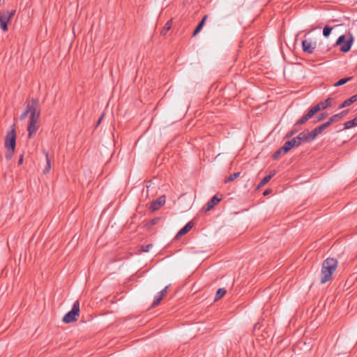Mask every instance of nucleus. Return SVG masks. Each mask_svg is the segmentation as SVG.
I'll use <instances>...</instances> for the list:
<instances>
[{"instance_id": "f257e3e1", "label": "nucleus", "mask_w": 357, "mask_h": 357, "mask_svg": "<svg viewBox=\"0 0 357 357\" xmlns=\"http://www.w3.org/2000/svg\"><path fill=\"white\" fill-rule=\"evenodd\" d=\"M337 265L338 261L334 258L328 257L323 261L320 280L321 284H325L331 280L332 275L337 269Z\"/></svg>"}, {"instance_id": "f03ea898", "label": "nucleus", "mask_w": 357, "mask_h": 357, "mask_svg": "<svg viewBox=\"0 0 357 357\" xmlns=\"http://www.w3.org/2000/svg\"><path fill=\"white\" fill-rule=\"evenodd\" d=\"M327 107L324 101L318 102L312 107L308 112L296 122V125H303L305 123L310 119L314 116L320 110L326 109Z\"/></svg>"}, {"instance_id": "7ed1b4c3", "label": "nucleus", "mask_w": 357, "mask_h": 357, "mask_svg": "<svg viewBox=\"0 0 357 357\" xmlns=\"http://www.w3.org/2000/svg\"><path fill=\"white\" fill-rule=\"evenodd\" d=\"M347 36L345 35H342L339 36L335 42V45L340 46V51L342 52H348L353 45L354 38L352 33H349L348 38L346 40Z\"/></svg>"}, {"instance_id": "20e7f679", "label": "nucleus", "mask_w": 357, "mask_h": 357, "mask_svg": "<svg viewBox=\"0 0 357 357\" xmlns=\"http://www.w3.org/2000/svg\"><path fill=\"white\" fill-rule=\"evenodd\" d=\"M79 302L76 301L73 305V308L70 311L67 312L62 319L63 322L66 324L72 323L76 321L79 315Z\"/></svg>"}, {"instance_id": "39448f33", "label": "nucleus", "mask_w": 357, "mask_h": 357, "mask_svg": "<svg viewBox=\"0 0 357 357\" xmlns=\"http://www.w3.org/2000/svg\"><path fill=\"white\" fill-rule=\"evenodd\" d=\"M26 109L29 111V114H30L29 119H39L40 107L37 98H33L30 102H28Z\"/></svg>"}, {"instance_id": "423d86ee", "label": "nucleus", "mask_w": 357, "mask_h": 357, "mask_svg": "<svg viewBox=\"0 0 357 357\" xmlns=\"http://www.w3.org/2000/svg\"><path fill=\"white\" fill-rule=\"evenodd\" d=\"M16 13L15 10L0 12V28L3 31H8V24Z\"/></svg>"}, {"instance_id": "0eeeda50", "label": "nucleus", "mask_w": 357, "mask_h": 357, "mask_svg": "<svg viewBox=\"0 0 357 357\" xmlns=\"http://www.w3.org/2000/svg\"><path fill=\"white\" fill-rule=\"evenodd\" d=\"M305 132H301L297 137L293 138L291 140L286 142L283 145V150L284 151H289L294 147L299 146L302 142H305V136L302 135H304Z\"/></svg>"}, {"instance_id": "6e6552de", "label": "nucleus", "mask_w": 357, "mask_h": 357, "mask_svg": "<svg viewBox=\"0 0 357 357\" xmlns=\"http://www.w3.org/2000/svg\"><path fill=\"white\" fill-rule=\"evenodd\" d=\"M16 137H17V135H16L15 125H13L11 126L10 130H9L6 135L5 141H4L5 148L15 149Z\"/></svg>"}, {"instance_id": "1a4fd4ad", "label": "nucleus", "mask_w": 357, "mask_h": 357, "mask_svg": "<svg viewBox=\"0 0 357 357\" xmlns=\"http://www.w3.org/2000/svg\"><path fill=\"white\" fill-rule=\"evenodd\" d=\"M325 129H324V126L322 125H320V126L316 127L314 130H312L310 132H309L308 130H304L305 134L303 135L304 136L306 135L305 137V142L309 143V142H312Z\"/></svg>"}, {"instance_id": "9d476101", "label": "nucleus", "mask_w": 357, "mask_h": 357, "mask_svg": "<svg viewBox=\"0 0 357 357\" xmlns=\"http://www.w3.org/2000/svg\"><path fill=\"white\" fill-rule=\"evenodd\" d=\"M38 120L39 119H29V125L27 127L29 138H32L33 137V135L36 134V132H37V130L38 129Z\"/></svg>"}, {"instance_id": "9b49d317", "label": "nucleus", "mask_w": 357, "mask_h": 357, "mask_svg": "<svg viewBox=\"0 0 357 357\" xmlns=\"http://www.w3.org/2000/svg\"><path fill=\"white\" fill-rule=\"evenodd\" d=\"M302 48L303 52L310 54L313 53L315 49V45L310 40H305L302 42Z\"/></svg>"}, {"instance_id": "f8f14e48", "label": "nucleus", "mask_w": 357, "mask_h": 357, "mask_svg": "<svg viewBox=\"0 0 357 357\" xmlns=\"http://www.w3.org/2000/svg\"><path fill=\"white\" fill-rule=\"evenodd\" d=\"M165 203V198L164 196L158 197L157 199L151 202L150 208L152 211L158 210Z\"/></svg>"}, {"instance_id": "ddd939ff", "label": "nucleus", "mask_w": 357, "mask_h": 357, "mask_svg": "<svg viewBox=\"0 0 357 357\" xmlns=\"http://www.w3.org/2000/svg\"><path fill=\"white\" fill-rule=\"evenodd\" d=\"M221 197H218L217 195L213 196L206 204V211H210L215 206L220 200Z\"/></svg>"}, {"instance_id": "4468645a", "label": "nucleus", "mask_w": 357, "mask_h": 357, "mask_svg": "<svg viewBox=\"0 0 357 357\" xmlns=\"http://www.w3.org/2000/svg\"><path fill=\"white\" fill-rule=\"evenodd\" d=\"M193 227L192 222H188L182 229L179 230V231L177 233L176 237L178 238L179 236H181L185 234H187Z\"/></svg>"}, {"instance_id": "2eb2a0df", "label": "nucleus", "mask_w": 357, "mask_h": 357, "mask_svg": "<svg viewBox=\"0 0 357 357\" xmlns=\"http://www.w3.org/2000/svg\"><path fill=\"white\" fill-rule=\"evenodd\" d=\"M356 101H357V95L352 96L349 98L345 100L342 104H340L339 107L343 108L349 106Z\"/></svg>"}, {"instance_id": "dca6fc26", "label": "nucleus", "mask_w": 357, "mask_h": 357, "mask_svg": "<svg viewBox=\"0 0 357 357\" xmlns=\"http://www.w3.org/2000/svg\"><path fill=\"white\" fill-rule=\"evenodd\" d=\"M43 152L44 155H45V158H46V165L43 170V174H45L48 173L50 172V170L51 169V161H50L48 153L45 150H43Z\"/></svg>"}, {"instance_id": "f3484780", "label": "nucleus", "mask_w": 357, "mask_h": 357, "mask_svg": "<svg viewBox=\"0 0 357 357\" xmlns=\"http://www.w3.org/2000/svg\"><path fill=\"white\" fill-rule=\"evenodd\" d=\"M208 18V15H206L203 17L202 20L200 21V22L198 24L197 27L195 28L194 32H193V36H196L202 29L203 26L205 24L206 20Z\"/></svg>"}, {"instance_id": "a211bd4d", "label": "nucleus", "mask_w": 357, "mask_h": 357, "mask_svg": "<svg viewBox=\"0 0 357 357\" xmlns=\"http://www.w3.org/2000/svg\"><path fill=\"white\" fill-rule=\"evenodd\" d=\"M275 174V171L273 170L272 172H271L270 174L265 176L259 183V187H262L264 186V185H266L270 180L271 178Z\"/></svg>"}, {"instance_id": "6ab92c4d", "label": "nucleus", "mask_w": 357, "mask_h": 357, "mask_svg": "<svg viewBox=\"0 0 357 357\" xmlns=\"http://www.w3.org/2000/svg\"><path fill=\"white\" fill-rule=\"evenodd\" d=\"M172 25V20H170L163 26V28L161 31V34L162 36H165L167 33V32L170 30Z\"/></svg>"}, {"instance_id": "aec40b11", "label": "nucleus", "mask_w": 357, "mask_h": 357, "mask_svg": "<svg viewBox=\"0 0 357 357\" xmlns=\"http://www.w3.org/2000/svg\"><path fill=\"white\" fill-rule=\"evenodd\" d=\"M344 129H349L351 128L354 126H357V117L354 118V119L347 121L344 124Z\"/></svg>"}, {"instance_id": "412c9836", "label": "nucleus", "mask_w": 357, "mask_h": 357, "mask_svg": "<svg viewBox=\"0 0 357 357\" xmlns=\"http://www.w3.org/2000/svg\"><path fill=\"white\" fill-rule=\"evenodd\" d=\"M163 296L158 292L154 297V300L152 303L151 307H155L159 305Z\"/></svg>"}, {"instance_id": "4be33fe9", "label": "nucleus", "mask_w": 357, "mask_h": 357, "mask_svg": "<svg viewBox=\"0 0 357 357\" xmlns=\"http://www.w3.org/2000/svg\"><path fill=\"white\" fill-rule=\"evenodd\" d=\"M347 113V110L342 111V112L333 115L330 117L331 121H333V123L340 119L344 114Z\"/></svg>"}, {"instance_id": "5701e85b", "label": "nucleus", "mask_w": 357, "mask_h": 357, "mask_svg": "<svg viewBox=\"0 0 357 357\" xmlns=\"http://www.w3.org/2000/svg\"><path fill=\"white\" fill-rule=\"evenodd\" d=\"M226 292L227 291L224 288L218 289L215 296V301H218L222 298L225 295Z\"/></svg>"}, {"instance_id": "b1692460", "label": "nucleus", "mask_w": 357, "mask_h": 357, "mask_svg": "<svg viewBox=\"0 0 357 357\" xmlns=\"http://www.w3.org/2000/svg\"><path fill=\"white\" fill-rule=\"evenodd\" d=\"M6 154H5V158L7 160H11V158H13V156L15 153V149L6 148Z\"/></svg>"}, {"instance_id": "393cba45", "label": "nucleus", "mask_w": 357, "mask_h": 357, "mask_svg": "<svg viewBox=\"0 0 357 357\" xmlns=\"http://www.w3.org/2000/svg\"><path fill=\"white\" fill-rule=\"evenodd\" d=\"M287 152H288V151H284L283 150V146H282L280 149H279L278 150H277V151L274 153V154L273 155V158L274 160H277V159H278V158H280L282 154H284V153H287Z\"/></svg>"}, {"instance_id": "a878e982", "label": "nucleus", "mask_w": 357, "mask_h": 357, "mask_svg": "<svg viewBox=\"0 0 357 357\" xmlns=\"http://www.w3.org/2000/svg\"><path fill=\"white\" fill-rule=\"evenodd\" d=\"M240 175V172H236V173H234V174H231L229 175V176L227 177L225 179V183H229V182H231L233 181L234 180H235L237 177H238Z\"/></svg>"}, {"instance_id": "bb28decb", "label": "nucleus", "mask_w": 357, "mask_h": 357, "mask_svg": "<svg viewBox=\"0 0 357 357\" xmlns=\"http://www.w3.org/2000/svg\"><path fill=\"white\" fill-rule=\"evenodd\" d=\"M351 79H352L351 77L340 79L339 81H337L336 83L334 84V86H342V85L346 84L347 82L350 81Z\"/></svg>"}, {"instance_id": "cd10ccee", "label": "nucleus", "mask_w": 357, "mask_h": 357, "mask_svg": "<svg viewBox=\"0 0 357 357\" xmlns=\"http://www.w3.org/2000/svg\"><path fill=\"white\" fill-rule=\"evenodd\" d=\"M298 126H299V125H296V123H295V124L294 125V126H293L292 130H291L290 132H289L288 133H287V135H286L285 137H286V138H290V137H291L294 134H296V133L298 131V128H297Z\"/></svg>"}, {"instance_id": "c85d7f7f", "label": "nucleus", "mask_w": 357, "mask_h": 357, "mask_svg": "<svg viewBox=\"0 0 357 357\" xmlns=\"http://www.w3.org/2000/svg\"><path fill=\"white\" fill-rule=\"evenodd\" d=\"M333 28L328 26H326L323 29V35L325 37H328L331 33Z\"/></svg>"}, {"instance_id": "c756f323", "label": "nucleus", "mask_w": 357, "mask_h": 357, "mask_svg": "<svg viewBox=\"0 0 357 357\" xmlns=\"http://www.w3.org/2000/svg\"><path fill=\"white\" fill-rule=\"evenodd\" d=\"M327 116V113H321L317 115V116L316 117V121H314V123H317V122H319L321 121H322L326 116Z\"/></svg>"}, {"instance_id": "7c9ffc66", "label": "nucleus", "mask_w": 357, "mask_h": 357, "mask_svg": "<svg viewBox=\"0 0 357 357\" xmlns=\"http://www.w3.org/2000/svg\"><path fill=\"white\" fill-rule=\"evenodd\" d=\"M333 121H331V119L329 118L328 121L322 123L321 125L324 126V129H326L331 123H333Z\"/></svg>"}, {"instance_id": "2f4dec72", "label": "nucleus", "mask_w": 357, "mask_h": 357, "mask_svg": "<svg viewBox=\"0 0 357 357\" xmlns=\"http://www.w3.org/2000/svg\"><path fill=\"white\" fill-rule=\"evenodd\" d=\"M151 247H152L151 244H148L145 246H142V250L143 252H148Z\"/></svg>"}, {"instance_id": "473e14b6", "label": "nucleus", "mask_w": 357, "mask_h": 357, "mask_svg": "<svg viewBox=\"0 0 357 357\" xmlns=\"http://www.w3.org/2000/svg\"><path fill=\"white\" fill-rule=\"evenodd\" d=\"M169 288V286H166L162 290H161L159 293L164 297L167 293V289Z\"/></svg>"}, {"instance_id": "72a5a7b5", "label": "nucleus", "mask_w": 357, "mask_h": 357, "mask_svg": "<svg viewBox=\"0 0 357 357\" xmlns=\"http://www.w3.org/2000/svg\"><path fill=\"white\" fill-rule=\"evenodd\" d=\"M29 114V111L26 109L24 112L21 114L20 119L24 120Z\"/></svg>"}, {"instance_id": "f704fd0d", "label": "nucleus", "mask_w": 357, "mask_h": 357, "mask_svg": "<svg viewBox=\"0 0 357 357\" xmlns=\"http://www.w3.org/2000/svg\"><path fill=\"white\" fill-rule=\"evenodd\" d=\"M331 100H332V99L331 98H328L327 99L324 100V102L327 107L331 105Z\"/></svg>"}, {"instance_id": "c9c22d12", "label": "nucleus", "mask_w": 357, "mask_h": 357, "mask_svg": "<svg viewBox=\"0 0 357 357\" xmlns=\"http://www.w3.org/2000/svg\"><path fill=\"white\" fill-rule=\"evenodd\" d=\"M104 115H105L104 114H102V115L100 116V117L99 118V119L98 120V121L96 123V127H98L100 124V123L104 117Z\"/></svg>"}, {"instance_id": "e433bc0d", "label": "nucleus", "mask_w": 357, "mask_h": 357, "mask_svg": "<svg viewBox=\"0 0 357 357\" xmlns=\"http://www.w3.org/2000/svg\"><path fill=\"white\" fill-rule=\"evenodd\" d=\"M158 218H154L153 220H151L150 222H149V225L152 226L155 224H156V222L158 221Z\"/></svg>"}, {"instance_id": "4c0bfd02", "label": "nucleus", "mask_w": 357, "mask_h": 357, "mask_svg": "<svg viewBox=\"0 0 357 357\" xmlns=\"http://www.w3.org/2000/svg\"><path fill=\"white\" fill-rule=\"evenodd\" d=\"M23 160H24L23 155H21V156L17 162L18 165H21L23 163Z\"/></svg>"}]
</instances>
